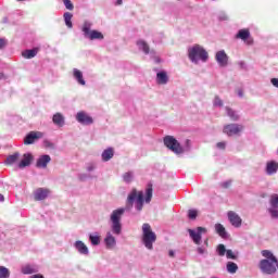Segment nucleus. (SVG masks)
Returning a JSON list of instances; mask_svg holds the SVG:
<instances>
[{
	"mask_svg": "<svg viewBox=\"0 0 278 278\" xmlns=\"http://www.w3.org/2000/svg\"><path fill=\"white\" fill-rule=\"evenodd\" d=\"M51 162V156L48 154L41 155L36 163L37 168H47V164Z\"/></svg>",
	"mask_w": 278,
	"mask_h": 278,
	"instance_id": "nucleus-15",
	"label": "nucleus"
},
{
	"mask_svg": "<svg viewBox=\"0 0 278 278\" xmlns=\"http://www.w3.org/2000/svg\"><path fill=\"white\" fill-rule=\"evenodd\" d=\"M114 157V149L108 148L102 152V160L103 162H110Z\"/></svg>",
	"mask_w": 278,
	"mask_h": 278,
	"instance_id": "nucleus-24",
	"label": "nucleus"
},
{
	"mask_svg": "<svg viewBox=\"0 0 278 278\" xmlns=\"http://www.w3.org/2000/svg\"><path fill=\"white\" fill-rule=\"evenodd\" d=\"M215 60L219 64V66H227L229 62V56H227V53H225V50H220L216 53Z\"/></svg>",
	"mask_w": 278,
	"mask_h": 278,
	"instance_id": "nucleus-14",
	"label": "nucleus"
},
{
	"mask_svg": "<svg viewBox=\"0 0 278 278\" xmlns=\"http://www.w3.org/2000/svg\"><path fill=\"white\" fill-rule=\"evenodd\" d=\"M116 5H123V0H117Z\"/></svg>",
	"mask_w": 278,
	"mask_h": 278,
	"instance_id": "nucleus-50",
	"label": "nucleus"
},
{
	"mask_svg": "<svg viewBox=\"0 0 278 278\" xmlns=\"http://www.w3.org/2000/svg\"><path fill=\"white\" fill-rule=\"evenodd\" d=\"M29 278H45L41 274L33 275Z\"/></svg>",
	"mask_w": 278,
	"mask_h": 278,
	"instance_id": "nucleus-46",
	"label": "nucleus"
},
{
	"mask_svg": "<svg viewBox=\"0 0 278 278\" xmlns=\"http://www.w3.org/2000/svg\"><path fill=\"white\" fill-rule=\"evenodd\" d=\"M278 170V163L275 161H270L266 165V173L267 175H275Z\"/></svg>",
	"mask_w": 278,
	"mask_h": 278,
	"instance_id": "nucleus-17",
	"label": "nucleus"
},
{
	"mask_svg": "<svg viewBox=\"0 0 278 278\" xmlns=\"http://www.w3.org/2000/svg\"><path fill=\"white\" fill-rule=\"evenodd\" d=\"M204 244H205V247H210V242L207 239L204 241Z\"/></svg>",
	"mask_w": 278,
	"mask_h": 278,
	"instance_id": "nucleus-51",
	"label": "nucleus"
},
{
	"mask_svg": "<svg viewBox=\"0 0 278 278\" xmlns=\"http://www.w3.org/2000/svg\"><path fill=\"white\" fill-rule=\"evenodd\" d=\"M271 208H269V213L271 214L273 218H278V194L274 193L270 195L269 200Z\"/></svg>",
	"mask_w": 278,
	"mask_h": 278,
	"instance_id": "nucleus-13",
	"label": "nucleus"
},
{
	"mask_svg": "<svg viewBox=\"0 0 278 278\" xmlns=\"http://www.w3.org/2000/svg\"><path fill=\"white\" fill-rule=\"evenodd\" d=\"M217 253L220 257H223L225 253H227V249L225 248V244H219L217 247Z\"/></svg>",
	"mask_w": 278,
	"mask_h": 278,
	"instance_id": "nucleus-36",
	"label": "nucleus"
},
{
	"mask_svg": "<svg viewBox=\"0 0 278 278\" xmlns=\"http://www.w3.org/2000/svg\"><path fill=\"white\" fill-rule=\"evenodd\" d=\"M190 238L193 240L194 244H201V235L206 233L207 229L203 227H198L197 231L189 229L188 230Z\"/></svg>",
	"mask_w": 278,
	"mask_h": 278,
	"instance_id": "nucleus-9",
	"label": "nucleus"
},
{
	"mask_svg": "<svg viewBox=\"0 0 278 278\" xmlns=\"http://www.w3.org/2000/svg\"><path fill=\"white\" fill-rule=\"evenodd\" d=\"M197 251L200 255H203V253H205V249L203 248H198Z\"/></svg>",
	"mask_w": 278,
	"mask_h": 278,
	"instance_id": "nucleus-45",
	"label": "nucleus"
},
{
	"mask_svg": "<svg viewBox=\"0 0 278 278\" xmlns=\"http://www.w3.org/2000/svg\"><path fill=\"white\" fill-rule=\"evenodd\" d=\"M142 232H143L142 241H143L146 249H149L150 251L153 250V242H155V240H157V236L151 229V225L143 224Z\"/></svg>",
	"mask_w": 278,
	"mask_h": 278,
	"instance_id": "nucleus-3",
	"label": "nucleus"
},
{
	"mask_svg": "<svg viewBox=\"0 0 278 278\" xmlns=\"http://www.w3.org/2000/svg\"><path fill=\"white\" fill-rule=\"evenodd\" d=\"M231 184H232L231 180L224 181L220 184V188H224L227 190V188H231Z\"/></svg>",
	"mask_w": 278,
	"mask_h": 278,
	"instance_id": "nucleus-41",
	"label": "nucleus"
},
{
	"mask_svg": "<svg viewBox=\"0 0 278 278\" xmlns=\"http://www.w3.org/2000/svg\"><path fill=\"white\" fill-rule=\"evenodd\" d=\"M38 271V267L34 265H25L22 267L23 275H34V273Z\"/></svg>",
	"mask_w": 278,
	"mask_h": 278,
	"instance_id": "nucleus-26",
	"label": "nucleus"
},
{
	"mask_svg": "<svg viewBox=\"0 0 278 278\" xmlns=\"http://www.w3.org/2000/svg\"><path fill=\"white\" fill-rule=\"evenodd\" d=\"M163 142L169 151H173V153H176L177 155L184 153V148L181 147V143L175 139L173 136H165L163 139Z\"/></svg>",
	"mask_w": 278,
	"mask_h": 278,
	"instance_id": "nucleus-5",
	"label": "nucleus"
},
{
	"mask_svg": "<svg viewBox=\"0 0 278 278\" xmlns=\"http://www.w3.org/2000/svg\"><path fill=\"white\" fill-rule=\"evenodd\" d=\"M31 160H34V156H31V154H24V159L18 163V168H25L29 166L31 164Z\"/></svg>",
	"mask_w": 278,
	"mask_h": 278,
	"instance_id": "nucleus-16",
	"label": "nucleus"
},
{
	"mask_svg": "<svg viewBox=\"0 0 278 278\" xmlns=\"http://www.w3.org/2000/svg\"><path fill=\"white\" fill-rule=\"evenodd\" d=\"M0 201H4L3 194H0Z\"/></svg>",
	"mask_w": 278,
	"mask_h": 278,
	"instance_id": "nucleus-52",
	"label": "nucleus"
},
{
	"mask_svg": "<svg viewBox=\"0 0 278 278\" xmlns=\"http://www.w3.org/2000/svg\"><path fill=\"white\" fill-rule=\"evenodd\" d=\"M156 81H157V84H161V85L168 84V75L166 74V72L157 73Z\"/></svg>",
	"mask_w": 278,
	"mask_h": 278,
	"instance_id": "nucleus-27",
	"label": "nucleus"
},
{
	"mask_svg": "<svg viewBox=\"0 0 278 278\" xmlns=\"http://www.w3.org/2000/svg\"><path fill=\"white\" fill-rule=\"evenodd\" d=\"M215 230H216V233L220 236V238H227V230L225 229V226H223L222 224H216Z\"/></svg>",
	"mask_w": 278,
	"mask_h": 278,
	"instance_id": "nucleus-29",
	"label": "nucleus"
},
{
	"mask_svg": "<svg viewBox=\"0 0 278 278\" xmlns=\"http://www.w3.org/2000/svg\"><path fill=\"white\" fill-rule=\"evenodd\" d=\"M52 123L58 127H64V115L62 113H55L52 117Z\"/></svg>",
	"mask_w": 278,
	"mask_h": 278,
	"instance_id": "nucleus-19",
	"label": "nucleus"
},
{
	"mask_svg": "<svg viewBox=\"0 0 278 278\" xmlns=\"http://www.w3.org/2000/svg\"><path fill=\"white\" fill-rule=\"evenodd\" d=\"M104 242H105L108 249H113V247L116 245V238H114V236H112V232H108L106 237L104 239Z\"/></svg>",
	"mask_w": 278,
	"mask_h": 278,
	"instance_id": "nucleus-20",
	"label": "nucleus"
},
{
	"mask_svg": "<svg viewBox=\"0 0 278 278\" xmlns=\"http://www.w3.org/2000/svg\"><path fill=\"white\" fill-rule=\"evenodd\" d=\"M73 75L80 86H86V80H84V73H81V71L74 68Z\"/></svg>",
	"mask_w": 278,
	"mask_h": 278,
	"instance_id": "nucleus-21",
	"label": "nucleus"
},
{
	"mask_svg": "<svg viewBox=\"0 0 278 278\" xmlns=\"http://www.w3.org/2000/svg\"><path fill=\"white\" fill-rule=\"evenodd\" d=\"M38 140V132L31 131L24 139V144H34V142Z\"/></svg>",
	"mask_w": 278,
	"mask_h": 278,
	"instance_id": "nucleus-23",
	"label": "nucleus"
},
{
	"mask_svg": "<svg viewBox=\"0 0 278 278\" xmlns=\"http://www.w3.org/2000/svg\"><path fill=\"white\" fill-rule=\"evenodd\" d=\"M188 216L191 220H194L199 216V212L197 210H189Z\"/></svg>",
	"mask_w": 278,
	"mask_h": 278,
	"instance_id": "nucleus-38",
	"label": "nucleus"
},
{
	"mask_svg": "<svg viewBox=\"0 0 278 278\" xmlns=\"http://www.w3.org/2000/svg\"><path fill=\"white\" fill-rule=\"evenodd\" d=\"M271 84L275 86V88H278V78H271Z\"/></svg>",
	"mask_w": 278,
	"mask_h": 278,
	"instance_id": "nucleus-44",
	"label": "nucleus"
},
{
	"mask_svg": "<svg viewBox=\"0 0 278 278\" xmlns=\"http://www.w3.org/2000/svg\"><path fill=\"white\" fill-rule=\"evenodd\" d=\"M137 47H139L140 51H143L146 55H149V53H151V48L149 47V43H147V41L142 39L137 41Z\"/></svg>",
	"mask_w": 278,
	"mask_h": 278,
	"instance_id": "nucleus-18",
	"label": "nucleus"
},
{
	"mask_svg": "<svg viewBox=\"0 0 278 278\" xmlns=\"http://www.w3.org/2000/svg\"><path fill=\"white\" fill-rule=\"evenodd\" d=\"M88 170H92V167H89Z\"/></svg>",
	"mask_w": 278,
	"mask_h": 278,
	"instance_id": "nucleus-53",
	"label": "nucleus"
},
{
	"mask_svg": "<svg viewBox=\"0 0 278 278\" xmlns=\"http://www.w3.org/2000/svg\"><path fill=\"white\" fill-rule=\"evenodd\" d=\"M123 214H125V208H117L111 214V223H112V231L119 236L123 230V226L121 225V218H123Z\"/></svg>",
	"mask_w": 278,
	"mask_h": 278,
	"instance_id": "nucleus-4",
	"label": "nucleus"
},
{
	"mask_svg": "<svg viewBox=\"0 0 278 278\" xmlns=\"http://www.w3.org/2000/svg\"><path fill=\"white\" fill-rule=\"evenodd\" d=\"M151 199H153V186L149 185V187L146 190V198L144 192L138 191V189H132L126 200V210H131L135 207L137 212H142V208L144 207V202L151 203Z\"/></svg>",
	"mask_w": 278,
	"mask_h": 278,
	"instance_id": "nucleus-1",
	"label": "nucleus"
},
{
	"mask_svg": "<svg viewBox=\"0 0 278 278\" xmlns=\"http://www.w3.org/2000/svg\"><path fill=\"white\" fill-rule=\"evenodd\" d=\"M8 45V40L0 38V49H4Z\"/></svg>",
	"mask_w": 278,
	"mask_h": 278,
	"instance_id": "nucleus-43",
	"label": "nucleus"
},
{
	"mask_svg": "<svg viewBox=\"0 0 278 278\" xmlns=\"http://www.w3.org/2000/svg\"><path fill=\"white\" fill-rule=\"evenodd\" d=\"M51 194V189L37 188L34 192V199L36 201H45Z\"/></svg>",
	"mask_w": 278,
	"mask_h": 278,
	"instance_id": "nucleus-12",
	"label": "nucleus"
},
{
	"mask_svg": "<svg viewBox=\"0 0 278 278\" xmlns=\"http://www.w3.org/2000/svg\"><path fill=\"white\" fill-rule=\"evenodd\" d=\"M63 3L66 8V10H74L75 5H73V2L71 0H63Z\"/></svg>",
	"mask_w": 278,
	"mask_h": 278,
	"instance_id": "nucleus-39",
	"label": "nucleus"
},
{
	"mask_svg": "<svg viewBox=\"0 0 278 278\" xmlns=\"http://www.w3.org/2000/svg\"><path fill=\"white\" fill-rule=\"evenodd\" d=\"M75 248L81 255H88V247L83 241H76Z\"/></svg>",
	"mask_w": 278,
	"mask_h": 278,
	"instance_id": "nucleus-22",
	"label": "nucleus"
},
{
	"mask_svg": "<svg viewBox=\"0 0 278 278\" xmlns=\"http://www.w3.org/2000/svg\"><path fill=\"white\" fill-rule=\"evenodd\" d=\"M216 147H217V149H222L223 151H225L227 143L225 141L217 142Z\"/></svg>",
	"mask_w": 278,
	"mask_h": 278,
	"instance_id": "nucleus-42",
	"label": "nucleus"
},
{
	"mask_svg": "<svg viewBox=\"0 0 278 278\" xmlns=\"http://www.w3.org/2000/svg\"><path fill=\"white\" fill-rule=\"evenodd\" d=\"M227 270L233 275L236 273H238V264L233 263V262H228L227 263Z\"/></svg>",
	"mask_w": 278,
	"mask_h": 278,
	"instance_id": "nucleus-31",
	"label": "nucleus"
},
{
	"mask_svg": "<svg viewBox=\"0 0 278 278\" xmlns=\"http://www.w3.org/2000/svg\"><path fill=\"white\" fill-rule=\"evenodd\" d=\"M22 55L25 60H31V58H36V55H38V49L25 50L22 52Z\"/></svg>",
	"mask_w": 278,
	"mask_h": 278,
	"instance_id": "nucleus-25",
	"label": "nucleus"
},
{
	"mask_svg": "<svg viewBox=\"0 0 278 278\" xmlns=\"http://www.w3.org/2000/svg\"><path fill=\"white\" fill-rule=\"evenodd\" d=\"M168 255H169V257H175V252H174L173 250H170V251L168 252Z\"/></svg>",
	"mask_w": 278,
	"mask_h": 278,
	"instance_id": "nucleus-48",
	"label": "nucleus"
},
{
	"mask_svg": "<svg viewBox=\"0 0 278 278\" xmlns=\"http://www.w3.org/2000/svg\"><path fill=\"white\" fill-rule=\"evenodd\" d=\"M189 60H191L194 64H199V60L202 62H207V51L204 50L203 47L195 45L188 50Z\"/></svg>",
	"mask_w": 278,
	"mask_h": 278,
	"instance_id": "nucleus-2",
	"label": "nucleus"
},
{
	"mask_svg": "<svg viewBox=\"0 0 278 278\" xmlns=\"http://www.w3.org/2000/svg\"><path fill=\"white\" fill-rule=\"evenodd\" d=\"M18 157H21V154H18V153H14L12 155H9L7 157V164H14V163L18 162Z\"/></svg>",
	"mask_w": 278,
	"mask_h": 278,
	"instance_id": "nucleus-32",
	"label": "nucleus"
},
{
	"mask_svg": "<svg viewBox=\"0 0 278 278\" xmlns=\"http://www.w3.org/2000/svg\"><path fill=\"white\" fill-rule=\"evenodd\" d=\"M76 121L80 123V125H92V123H94V119L84 111L76 114Z\"/></svg>",
	"mask_w": 278,
	"mask_h": 278,
	"instance_id": "nucleus-10",
	"label": "nucleus"
},
{
	"mask_svg": "<svg viewBox=\"0 0 278 278\" xmlns=\"http://www.w3.org/2000/svg\"><path fill=\"white\" fill-rule=\"evenodd\" d=\"M64 21H65V25L66 27H68L70 29L73 27V15L68 12L64 13Z\"/></svg>",
	"mask_w": 278,
	"mask_h": 278,
	"instance_id": "nucleus-30",
	"label": "nucleus"
},
{
	"mask_svg": "<svg viewBox=\"0 0 278 278\" xmlns=\"http://www.w3.org/2000/svg\"><path fill=\"white\" fill-rule=\"evenodd\" d=\"M0 278H10V269L4 266H0Z\"/></svg>",
	"mask_w": 278,
	"mask_h": 278,
	"instance_id": "nucleus-33",
	"label": "nucleus"
},
{
	"mask_svg": "<svg viewBox=\"0 0 278 278\" xmlns=\"http://www.w3.org/2000/svg\"><path fill=\"white\" fill-rule=\"evenodd\" d=\"M238 94L240 96V97H243L244 96V93L242 92V89H238Z\"/></svg>",
	"mask_w": 278,
	"mask_h": 278,
	"instance_id": "nucleus-49",
	"label": "nucleus"
},
{
	"mask_svg": "<svg viewBox=\"0 0 278 278\" xmlns=\"http://www.w3.org/2000/svg\"><path fill=\"white\" fill-rule=\"evenodd\" d=\"M46 147H49L50 149H53V148H54L53 143H51V142H49V141L46 142Z\"/></svg>",
	"mask_w": 278,
	"mask_h": 278,
	"instance_id": "nucleus-47",
	"label": "nucleus"
},
{
	"mask_svg": "<svg viewBox=\"0 0 278 278\" xmlns=\"http://www.w3.org/2000/svg\"><path fill=\"white\" fill-rule=\"evenodd\" d=\"M123 179L126 184H131V181L134 180V173L131 172L125 173L123 175Z\"/></svg>",
	"mask_w": 278,
	"mask_h": 278,
	"instance_id": "nucleus-34",
	"label": "nucleus"
},
{
	"mask_svg": "<svg viewBox=\"0 0 278 278\" xmlns=\"http://www.w3.org/2000/svg\"><path fill=\"white\" fill-rule=\"evenodd\" d=\"M226 112L231 121H240V115L236 111H233L231 108L226 106Z\"/></svg>",
	"mask_w": 278,
	"mask_h": 278,
	"instance_id": "nucleus-28",
	"label": "nucleus"
},
{
	"mask_svg": "<svg viewBox=\"0 0 278 278\" xmlns=\"http://www.w3.org/2000/svg\"><path fill=\"white\" fill-rule=\"evenodd\" d=\"M83 31L89 40H103V34L98 30H90V23L86 22L83 26Z\"/></svg>",
	"mask_w": 278,
	"mask_h": 278,
	"instance_id": "nucleus-7",
	"label": "nucleus"
},
{
	"mask_svg": "<svg viewBox=\"0 0 278 278\" xmlns=\"http://www.w3.org/2000/svg\"><path fill=\"white\" fill-rule=\"evenodd\" d=\"M213 105L215 108H223V100L220 99V97L218 96L215 97Z\"/></svg>",
	"mask_w": 278,
	"mask_h": 278,
	"instance_id": "nucleus-37",
	"label": "nucleus"
},
{
	"mask_svg": "<svg viewBox=\"0 0 278 278\" xmlns=\"http://www.w3.org/2000/svg\"><path fill=\"white\" fill-rule=\"evenodd\" d=\"M228 216V220L229 223L232 225V227H242V217H240V215H238V213L233 212V211H229L227 213Z\"/></svg>",
	"mask_w": 278,
	"mask_h": 278,
	"instance_id": "nucleus-11",
	"label": "nucleus"
},
{
	"mask_svg": "<svg viewBox=\"0 0 278 278\" xmlns=\"http://www.w3.org/2000/svg\"><path fill=\"white\" fill-rule=\"evenodd\" d=\"M89 240L91 242V244H93V247H97L98 244L101 243V239L99 238V236H90Z\"/></svg>",
	"mask_w": 278,
	"mask_h": 278,
	"instance_id": "nucleus-35",
	"label": "nucleus"
},
{
	"mask_svg": "<svg viewBox=\"0 0 278 278\" xmlns=\"http://www.w3.org/2000/svg\"><path fill=\"white\" fill-rule=\"evenodd\" d=\"M236 38L239 40H243L245 45H253V37H251V30H249V28L240 29L236 35Z\"/></svg>",
	"mask_w": 278,
	"mask_h": 278,
	"instance_id": "nucleus-8",
	"label": "nucleus"
},
{
	"mask_svg": "<svg viewBox=\"0 0 278 278\" xmlns=\"http://www.w3.org/2000/svg\"><path fill=\"white\" fill-rule=\"evenodd\" d=\"M244 131V126L242 124H228L224 126L223 132L226 136H240Z\"/></svg>",
	"mask_w": 278,
	"mask_h": 278,
	"instance_id": "nucleus-6",
	"label": "nucleus"
},
{
	"mask_svg": "<svg viewBox=\"0 0 278 278\" xmlns=\"http://www.w3.org/2000/svg\"><path fill=\"white\" fill-rule=\"evenodd\" d=\"M226 257L227 260H236V254L231 250H226Z\"/></svg>",
	"mask_w": 278,
	"mask_h": 278,
	"instance_id": "nucleus-40",
	"label": "nucleus"
}]
</instances>
